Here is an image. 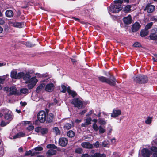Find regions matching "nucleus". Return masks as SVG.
I'll return each mask as SVG.
<instances>
[{
	"mask_svg": "<svg viewBox=\"0 0 157 157\" xmlns=\"http://www.w3.org/2000/svg\"><path fill=\"white\" fill-rule=\"evenodd\" d=\"M41 74L37 73L35 76L30 78L28 80L26 81L25 83H28V87L29 89L33 88L38 81V78L41 77Z\"/></svg>",
	"mask_w": 157,
	"mask_h": 157,
	"instance_id": "nucleus-1",
	"label": "nucleus"
},
{
	"mask_svg": "<svg viewBox=\"0 0 157 157\" xmlns=\"http://www.w3.org/2000/svg\"><path fill=\"white\" fill-rule=\"evenodd\" d=\"M134 81L137 83H145L147 82L148 79L145 75H139L133 77Z\"/></svg>",
	"mask_w": 157,
	"mask_h": 157,
	"instance_id": "nucleus-2",
	"label": "nucleus"
},
{
	"mask_svg": "<svg viewBox=\"0 0 157 157\" xmlns=\"http://www.w3.org/2000/svg\"><path fill=\"white\" fill-rule=\"evenodd\" d=\"M46 147L47 148L49 149L46 152V155L48 156H51L56 154V151L55 149H56L57 147L53 144H49L47 145Z\"/></svg>",
	"mask_w": 157,
	"mask_h": 157,
	"instance_id": "nucleus-3",
	"label": "nucleus"
},
{
	"mask_svg": "<svg viewBox=\"0 0 157 157\" xmlns=\"http://www.w3.org/2000/svg\"><path fill=\"white\" fill-rule=\"evenodd\" d=\"M122 7L119 4H115L109 8V11L110 13H116L121 10Z\"/></svg>",
	"mask_w": 157,
	"mask_h": 157,
	"instance_id": "nucleus-4",
	"label": "nucleus"
},
{
	"mask_svg": "<svg viewBox=\"0 0 157 157\" xmlns=\"http://www.w3.org/2000/svg\"><path fill=\"white\" fill-rule=\"evenodd\" d=\"M71 103L73 104L75 107H77L80 109L83 106V104L81 99L78 98H75L73 99Z\"/></svg>",
	"mask_w": 157,
	"mask_h": 157,
	"instance_id": "nucleus-5",
	"label": "nucleus"
},
{
	"mask_svg": "<svg viewBox=\"0 0 157 157\" xmlns=\"http://www.w3.org/2000/svg\"><path fill=\"white\" fill-rule=\"evenodd\" d=\"M46 113L45 111H40L37 114L38 119L41 123H44L46 121Z\"/></svg>",
	"mask_w": 157,
	"mask_h": 157,
	"instance_id": "nucleus-6",
	"label": "nucleus"
},
{
	"mask_svg": "<svg viewBox=\"0 0 157 157\" xmlns=\"http://www.w3.org/2000/svg\"><path fill=\"white\" fill-rule=\"evenodd\" d=\"M149 37L151 40H157V28H155L151 30Z\"/></svg>",
	"mask_w": 157,
	"mask_h": 157,
	"instance_id": "nucleus-7",
	"label": "nucleus"
},
{
	"mask_svg": "<svg viewBox=\"0 0 157 157\" xmlns=\"http://www.w3.org/2000/svg\"><path fill=\"white\" fill-rule=\"evenodd\" d=\"M108 74L110 76L109 78H107L106 83L111 86H115L116 84L115 78L109 72Z\"/></svg>",
	"mask_w": 157,
	"mask_h": 157,
	"instance_id": "nucleus-8",
	"label": "nucleus"
},
{
	"mask_svg": "<svg viewBox=\"0 0 157 157\" xmlns=\"http://www.w3.org/2000/svg\"><path fill=\"white\" fill-rule=\"evenodd\" d=\"M24 74V75L22 76L24 80L27 81L31 77V74L34 73V72L33 70L29 71L28 72L25 73V72H22Z\"/></svg>",
	"mask_w": 157,
	"mask_h": 157,
	"instance_id": "nucleus-9",
	"label": "nucleus"
},
{
	"mask_svg": "<svg viewBox=\"0 0 157 157\" xmlns=\"http://www.w3.org/2000/svg\"><path fill=\"white\" fill-rule=\"evenodd\" d=\"M24 75L22 72H20L17 73L16 71H12L11 73V77L12 78L19 79L22 77V76Z\"/></svg>",
	"mask_w": 157,
	"mask_h": 157,
	"instance_id": "nucleus-10",
	"label": "nucleus"
},
{
	"mask_svg": "<svg viewBox=\"0 0 157 157\" xmlns=\"http://www.w3.org/2000/svg\"><path fill=\"white\" fill-rule=\"evenodd\" d=\"M151 154V152L147 149L144 148L141 151V154L143 157H149Z\"/></svg>",
	"mask_w": 157,
	"mask_h": 157,
	"instance_id": "nucleus-11",
	"label": "nucleus"
},
{
	"mask_svg": "<svg viewBox=\"0 0 157 157\" xmlns=\"http://www.w3.org/2000/svg\"><path fill=\"white\" fill-rule=\"evenodd\" d=\"M121 113L120 110L114 109L113 112L111 114V117L113 118H116L121 115Z\"/></svg>",
	"mask_w": 157,
	"mask_h": 157,
	"instance_id": "nucleus-12",
	"label": "nucleus"
},
{
	"mask_svg": "<svg viewBox=\"0 0 157 157\" xmlns=\"http://www.w3.org/2000/svg\"><path fill=\"white\" fill-rule=\"evenodd\" d=\"M67 143L68 140L66 138H61L59 140V144L62 147L65 146L67 144Z\"/></svg>",
	"mask_w": 157,
	"mask_h": 157,
	"instance_id": "nucleus-13",
	"label": "nucleus"
},
{
	"mask_svg": "<svg viewBox=\"0 0 157 157\" xmlns=\"http://www.w3.org/2000/svg\"><path fill=\"white\" fill-rule=\"evenodd\" d=\"M155 10V7L154 6L149 4L147 5L144 10H146L148 13H151L152 12Z\"/></svg>",
	"mask_w": 157,
	"mask_h": 157,
	"instance_id": "nucleus-14",
	"label": "nucleus"
},
{
	"mask_svg": "<svg viewBox=\"0 0 157 157\" xmlns=\"http://www.w3.org/2000/svg\"><path fill=\"white\" fill-rule=\"evenodd\" d=\"M81 145L82 147L87 149H91L93 147L92 144L88 142H82L81 144Z\"/></svg>",
	"mask_w": 157,
	"mask_h": 157,
	"instance_id": "nucleus-15",
	"label": "nucleus"
},
{
	"mask_svg": "<svg viewBox=\"0 0 157 157\" xmlns=\"http://www.w3.org/2000/svg\"><path fill=\"white\" fill-rule=\"evenodd\" d=\"M140 27V24L138 22H136L132 25V30L133 32H136L139 29Z\"/></svg>",
	"mask_w": 157,
	"mask_h": 157,
	"instance_id": "nucleus-16",
	"label": "nucleus"
},
{
	"mask_svg": "<svg viewBox=\"0 0 157 157\" xmlns=\"http://www.w3.org/2000/svg\"><path fill=\"white\" fill-rule=\"evenodd\" d=\"M54 87V86L53 83L48 84L46 86L45 90L47 91L51 92L53 90Z\"/></svg>",
	"mask_w": 157,
	"mask_h": 157,
	"instance_id": "nucleus-17",
	"label": "nucleus"
},
{
	"mask_svg": "<svg viewBox=\"0 0 157 157\" xmlns=\"http://www.w3.org/2000/svg\"><path fill=\"white\" fill-rule=\"evenodd\" d=\"M54 115L52 113H50L46 116V121L48 123H50L53 121Z\"/></svg>",
	"mask_w": 157,
	"mask_h": 157,
	"instance_id": "nucleus-18",
	"label": "nucleus"
},
{
	"mask_svg": "<svg viewBox=\"0 0 157 157\" xmlns=\"http://www.w3.org/2000/svg\"><path fill=\"white\" fill-rule=\"evenodd\" d=\"M123 21L125 24H131L132 22L131 16L129 15L128 16L124 17L123 18Z\"/></svg>",
	"mask_w": 157,
	"mask_h": 157,
	"instance_id": "nucleus-19",
	"label": "nucleus"
},
{
	"mask_svg": "<svg viewBox=\"0 0 157 157\" xmlns=\"http://www.w3.org/2000/svg\"><path fill=\"white\" fill-rule=\"evenodd\" d=\"M67 91L69 94L71 95L73 97H74L77 95V93L75 91L71 90L70 89V87H68L67 88Z\"/></svg>",
	"mask_w": 157,
	"mask_h": 157,
	"instance_id": "nucleus-20",
	"label": "nucleus"
},
{
	"mask_svg": "<svg viewBox=\"0 0 157 157\" xmlns=\"http://www.w3.org/2000/svg\"><path fill=\"white\" fill-rule=\"evenodd\" d=\"M10 94L11 95L17 94L19 93L17 92V89L15 87H12L10 88Z\"/></svg>",
	"mask_w": 157,
	"mask_h": 157,
	"instance_id": "nucleus-21",
	"label": "nucleus"
},
{
	"mask_svg": "<svg viewBox=\"0 0 157 157\" xmlns=\"http://www.w3.org/2000/svg\"><path fill=\"white\" fill-rule=\"evenodd\" d=\"M13 14H14L13 11L10 10H7L5 13L6 16L9 18H11L12 17Z\"/></svg>",
	"mask_w": 157,
	"mask_h": 157,
	"instance_id": "nucleus-22",
	"label": "nucleus"
},
{
	"mask_svg": "<svg viewBox=\"0 0 157 157\" xmlns=\"http://www.w3.org/2000/svg\"><path fill=\"white\" fill-rule=\"evenodd\" d=\"M12 118V112L11 111H9L5 114V118L6 120H9L11 119Z\"/></svg>",
	"mask_w": 157,
	"mask_h": 157,
	"instance_id": "nucleus-23",
	"label": "nucleus"
},
{
	"mask_svg": "<svg viewBox=\"0 0 157 157\" xmlns=\"http://www.w3.org/2000/svg\"><path fill=\"white\" fill-rule=\"evenodd\" d=\"M151 149L154 152L153 154V157H157V147H151Z\"/></svg>",
	"mask_w": 157,
	"mask_h": 157,
	"instance_id": "nucleus-24",
	"label": "nucleus"
},
{
	"mask_svg": "<svg viewBox=\"0 0 157 157\" xmlns=\"http://www.w3.org/2000/svg\"><path fill=\"white\" fill-rule=\"evenodd\" d=\"M148 31L147 29L141 30L140 32V36L143 37H144L148 34Z\"/></svg>",
	"mask_w": 157,
	"mask_h": 157,
	"instance_id": "nucleus-25",
	"label": "nucleus"
},
{
	"mask_svg": "<svg viewBox=\"0 0 157 157\" xmlns=\"http://www.w3.org/2000/svg\"><path fill=\"white\" fill-rule=\"evenodd\" d=\"M101 145L103 147H109V142L107 140H105L102 142Z\"/></svg>",
	"mask_w": 157,
	"mask_h": 157,
	"instance_id": "nucleus-26",
	"label": "nucleus"
},
{
	"mask_svg": "<svg viewBox=\"0 0 157 157\" xmlns=\"http://www.w3.org/2000/svg\"><path fill=\"white\" fill-rule=\"evenodd\" d=\"M25 136V134L22 132H20L17 134V135L14 136L13 137V138L14 139H16L17 138H18L22 137H23Z\"/></svg>",
	"mask_w": 157,
	"mask_h": 157,
	"instance_id": "nucleus-27",
	"label": "nucleus"
},
{
	"mask_svg": "<svg viewBox=\"0 0 157 157\" xmlns=\"http://www.w3.org/2000/svg\"><path fill=\"white\" fill-rule=\"evenodd\" d=\"M24 25V24L19 22H14L13 27L18 28H22Z\"/></svg>",
	"mask_w": 157,
	"mask_h": 157,
	"instance_id": "nucleus-28",
	"label": "nucleus"
},
{
	"mask_svg": "<svg viewBox=\"0 0 157 157\" xmlns=\"http://www.w3.org/2000/svg\"><path fill=\"white\" fill-rule=\"evenodd\" d=\"M75 135V133L71 130L68 131L67 133V135L69 137L71 138L74 136Z\"/></svg>",
	"mask_w": 157,
	"mask_h": 157,
	"instance_id": "nucleus-29",
	"label": "nucleus"
},
{
	"mask_svg": "<svg viewBox=\"0 0 157 157\" xmlns=\"http://www.w3.org/2000/svg\"><path fill=\"white\" fill-rule=\"evenodd\" d=\"M131 6L130 5H127L123 10L125 13H127L131 10Z\"/></svg>",
	"mask_w": 157,
	"mask_h": 157,
	"instance_id": "nucleus-30",
	"label": "nucleus"
},
{
	"mask_svg": "<svg viewBox=\"0 0 157 157\" xmlns=\"http://www.w3.org/2000/svg\"><path fill=\"white\" fill-rule=\"evenodd\" d=\"M99 80L103 82H106L107 78L103 76H99L98 77Z\"/></svg>",
	"mask_w": 157,
	"mask_h": 157,
	"instance_id": "nucleus-31",
	"label": "nucleus"
},
{
	"mask_svg": "<svg viewBox=\"0 0 157 157\" xmlns=\"http://www.w3.org/2000/svg\"><path fill=\"white\" fill-rule=\"evenodd\" d=\"M98 123L102 125H105L106 124V121L101 119H98Z\"/></svg>",
	"mask_w": 157,
	"mask_h": 157,
	"instance_id": "nucleus-32",
	"label": "nucleus"
},
{
	"mask_svg": "<svg viewBox=\"0 0 157 157\" xmlns=\"http://www.w3.org/2000/svg\"><path fill=\"white\" fill-rule=\"evenodd\" d=\"M99 132L100 134H102L104 133L106 131V130L104 129L101 125L99 126Z\"/></svg>",
	"mask_w": 157,
	"mask_h": 157,
	"instance_id": "nucleus-33",
	"label": "nucleus"
},
{
	"mask_svg": "<svg viewBox=\"0 0 157 157\" xmlns=\"http://www.w3.org/2000/svg\"><path fill=\"white\" fill-rule=\"evenodd\" d=\"M94 157H106V155L104 154L96 153L94 155Z\"/></svg>",
	"mask_w": 157,
	"mask_h": 157,
	"instance_id": "nucleus-34",
	"label": "nucleus"
},
{
	"mask_svg": "<svg viewBox=\"0 0 157 157\" xmlns=\"http://www.w3.org/2000/svg\"><path fill=\"white\" fill-rule=\"evenodd\" d=\"M53 131L56 135L59 134L60 133V131L59 128L56 127H54L53 128Z\"/></svg>",
	"mask_w": 157,
	"mask_h": 157,
	"instance_id": "nucleus-35",
	"label": "nucleus"
},
{
	"mask_svg": "<svg viewBox=\"0 0 157 157\" xmlns=\"http://www.w3.org/2000/svg\"><path fill=\"white\" fill-rule=\"evenodd\" d=\"M5 80V78L4 76L0 77V90H1L2 88L1 84L3 83Z\"/></svg>",
	"mask_w": 157,
	"mask_h": 157,
	"instance_id": "nucleus-36",
	"label": "nucleus"
},
{
	"mask_svg": "<svg viewBox=\"0 0 157 157\" xmlns=\"http://www.w3.org/2000/svg\"><path fill=\"white\" fill-rule=\"evenodd\" d=\"M75 152L78 154H81L82 153L83 150L80 148H77L75 149Z\"/></svg>",
	"mask_w": 157,
	"mask_h": 157,
	"instance_id": "nucleus-37",
	"label": "nucleus"
},
{
	"mask_svg": "<svg viewBox=\"0 0 157 157\" xmlns=\"http://www.w3.org/2000/svg\"><path fill=\"white\" fill-rule=\"evenodd\" d=\"M71 125L69 123H67L64 125V128L66 130H68L71 128Z\"/></svg>",
	"mask_w": 157,
	"mask_h": 157,
	"instance_id": "nucleus-38",
	"label": "nucleus"
},
{
	"mask_svg": "<svg viewBox=\"0 0 157 157\" xmlns=\"http://www.w3.org/2000/svg\"><path fill=\"white\" fill-rule=\"evenodd\" d=\"M152 120V118L151 117H148L145 120V123L147 124H149L151 123Z\"/></svg>",
	"mask_w": 157,
	"mask_h": 157,
	"instance_id": "nucleus-39",
	"label": "nucleus"
},
{
	"mask_svg": "<svg viewBox=\"0 0 157 157\" xmlns=\"http://www.w3.org/2000/svg\"><path fill=\"white\" fill-rule=\"evenodd\" d=\"M40 132L42 134H46L48 132V129L46 128H42L40 130Z\"/></svg>",
	"mask_w": 157,
	"mask_h": 157,
	"instance_id": "nucleus-40",
	"label": "nucleus"
},
{
	"mask_svg": "<svg viewBox=\"0 0 157 157\" xmlns=\"http://www.w3.org/2000/svg\"><path fill=\"white\" fill-rule=\"evenodd\" d=\"M20 92L21 93L26 94L28 93V90L27 88H24L21 89Z\"/></svg>",
	"mask_w": 157,
	"mask_h": 157,
	"instance_id": "nucleus-41",
	"label": "nucleus"
},
{
	"mask_svg": "<svg viewBox=\"0 0 157 157\" xmlns=\"http://www.w3.org/2000/svg\"><path fill=\"white\" fill-rule=\"evenodd\" d=\"M25 45L29 47H32L34 46L35 45V44H32L31 43L29 42H27L25 44Z\"/></svg>",
	"mask_w": 157,
	"mask_h": 157,
	"instance_id": "nucleus-42",
	"label": "nucleus"
},
{
	"mask_svg": "<svg viewBox=\"0 0 157 157\" xmlns=\"http://www.w3.org/2000/svg\"><path fill=\"white\" fill-rule=\"evenodd\" d=\"M92 127L96 131H97L99 130V127H98L95 123L93 124Z\"/></svg>",
	"mask_w": 157,
	"mask_h": 157,
	"instance_id": "nucleus-43",
	"label": "nucleus"
},
{
	"mask_svg": "<svg viewBox=\"0 0 157 157\" xmlns=\"http://www.w3.org/2000/svg\"><path fill=\"white\" fill-rule=\"evenodd\" d=\"M153 25V23L151 22L147 24L145 26V29L148 30Z\"/></svg>",
	"mask_w": 157,
	"mask_h": 157,
	"instance_id": "nucleus-44",
	"label": "nucleus"
},
{
	"mask_svg": "<svg viewBox=\"0 0 157 157\" xmlns=\"http://www.w3.org/2000/svg\"><path fill=\"white\" fill-rule=\"evenodd\" d=\"M91 118L90 117L86 119L85 122L86 124V125H88L90 124H91Z\"/></svg>",
	"mask_w": 157,
	"mask_h": 157,
	"instance_id": "nucleus-45",
	"label": "nucleus"
},
{
	"mask_svg": "<svg viewBox=\"0 0 157 157\" xmlns=\"http://www.w3.org/2000/svg\"><path fill=\"white\" fill-rule=\"evenodd\" d=\"M133 46L135 47H140L141 45L139 42H136L133 44Z\"/></svg>",
	"mask_w": 157,
	"mask_h": 157,
	"instance_id": "nucleus-46",
	"label": "nucleus"
},
{
	"mask_svg": "<svg viewBox=\"0 0 157 157\" xmlns=\"http://www.w3.org/2000/svg\"><path fill=\"white\" fill-rule=\"evenodd\" d=\"M41 77L43 76L44 78H46L47 79L49 78L51 76L49 75L48 73H46L43 75H41Z\"/></svg>",
	"mask_w": 157,
	"mask_h": 157,
	"instance_id": "nucleus-47",
	"label": "nucleus"
},
{
	"mask_svg": "<svg viewBox=\"0 0 157 157\" xmlns=\"http://www.w3.org/2000/svg\"><path fill=\"white\" fill-rule=\"evenodd\" d=\"M9 123V122H5L4 121H1L0 125L1 126L4 127L7 125Z\"/></svg>",
	"mask_w": 157,
	"mask_h": 157,
	"instance_id": "nucleus-48",
	"label": "nucleus"
},
{
	"mask_svg": "<svg viewBox=\"0 0 157 157\" xmlns=\"http://www.w3.org/2000/svg\"><path fill=\"white\" fill-rule=\"evenodd\" d=\"M61 88L62 89V90L61 92L64 93H65L67 90L66 87L65 86L62 85L61 86Z\"/></svg>",
	"mask_w": 157,
	"mask_h": 157,
	"instance_id": "nucleus-49",
	"label": "nucleus"
},
{
	"mask_svg": "<svg viewBox=\"0 0 157 157\" xmlns=\"http://www.w3.org/2000/svg\"><path fill=\"white\" fill-rule=\"evenodd\" d=\"M81 157H94V156L88 155L87 154H83Z\"/></svg>",
	"mask_w": 157,
	"mask_h": 157,
	"instance_id": "nucleus-50",
	"label": "nucleus"
},
{
	"mask_svg": "<svg viewBox=\"0 0 157 157\" xmlns=\"http://www.w3.org/2000/svg\"><path fill=\"white\" fill-rule=\"evenodd\" d=\"M34 150L36 151H41L43 150V148L41 147H38L34 148Z\"/></svg>",
	"mask_w": 157,
	"mask_h": 157,
	"instance_id": "nucleus-51",
	"label": "nucleus"
},
{
	"mask_svg": "<svg viewBox=\"0 0 157 157\" xmlns=\"http://www.w3.org/2000/svg\"><path fill=\"white\" fill-rule=\"evenodd\" d=\"M32 153V151L29 150V151H26L25 154V156H28L30 155H31V154Z\"/></svg>",
	"mask_w": 157,
	"mask_h": 157,
	"instance_id": "nucleus-52",
	"label": "nucleus"
},
{
	"mask_svg": "<svg viewBox=\"0 0 157 157\" xmlns=\"http://www.w3.org/2000/svg\"><path fill=\"white\" fill-rule=\"evenodd\" d=\"M123 0H118L117 1H115V4H119L120 5H121V4L123 2Z\"/></svg>",
	"mask_w": 157,
	"mask_h": 157,
	"instance_id": "nucleus-53",
	"label": "nucleus"
},
{
	"mask_svg": "<svg viewBox=\"0 0 157 157\" xmlns=\"http://www.w3.org/2000/svg\"><path fill=\"white\" fill-rule=\"evenodd\" d=\"M100 144L98 141H97L96 143L94 144V145L96 148L98 147L99 146Z\"/></svg>",
	"mask_w": 157,
	"mask_h": 157,
	"instance_id": "nucleus-54",
	"label": "nucleus"
},
{
	"mask_svg": "<svg viewBox=\"0 0 157 157\" xmlns=\"http://www.w3.org/2000/svg\"><path fill=\"white\" fill-rule=\"evenodd\" d=\"M34 126L32 125L29 126L27 128V129L29 131H31L34 129Z\"/></svg>",
	"mask_w": 157,
	"mask_h": 157,
	"instance_id": "nucleus-55",
	"label": "nucleus"
},
{
	"mask_svg": "<svg viewBox=\"0 0 157 157\" xmlns=\"http://www.w3.org/2000/svg\"><path fill=\"white\" fill-rule=\"evenodd\" d=\"M5 23L4 19L0 18V25H3Z\"/></svg>",
	"mask_w": 157,
	"mask_h": 157,
	"instance_id": "nucleus-56",
	"label": "nucleus"
},
{
	"mask_svg": "<svg viewBox=\"0 0 157 157\" xmlns=\"http://www.w3.org/2000/svg\"><path fill=\"white\" fill-rule=\"evenodd\" d=\"M38 153H39L38 152H32V153L31 154V155L32 156H33L35 155L38 154Z\"/></svg>",
	"mask_w": 157,
	"mask_h": 157,
	"instance_id": "nucleus-57",
	"label": "nucleus"
},
{
	"mask_svg": "<svg viewBox=\"0 0 157 157\" xmlns=\"http://www.w3.org/2000/svg\"><path fill=\"white\" fill-rule=\"evenodd\" d=\"M14 22H13L11 21H9L8 22V24L10 25L11 26H13L14 25Z\"/></svg>",
	"mask_w": 157,
	"mask_h": 157,
	"instance_id": "nucleus-58",
	"label": "nucleus"
},
{
	"mask_svg": "<svg viewBox=\"0 0 157 157\" xmlns=\"http://www.w3.org/2000/svg\"><path fill=\"white\" fill-rule=\"evenodd\" d=\"M81 121V120H79L78 119H77L75 121V122L77 123H80Z\"/></svg>",
	"mask_w": 157,
	"mask_h": 157,
	"instance_id": "nucleus-59",
	"label": "nucleus"
},
{
	"mask_svg": "<svg viewBox=\"0 0 157 157\" xmlns=\"http://www.w3.org/2000/svg\"><path fill=\"white\" fill-rule=\"evenodd\" d=\"M111 142L113 144H114L115 142V138L112 139L111 140Z\"/></svg>",
	"mask_w": 157,
	"mask_h": 157,
	"instance_id": "nucleus-60",
	"label": "nucleus"
},
{
	"mask_svg": "<svg viewBox=\"0 0 157 157\" xmlns=\"http://www.w3.org/2000/svg\"><path fill=\"white\" fill-rule=\"evenodd\" d=\"M86 110H84L82 111V112H81V113H80V114L81 115L84 114L86 113Z\"/></svg>",
	"mask_w": 157,
	"mask_h": 157,
	"instance_id": "nucleus-61",
	"label": "nucleus"
},
{
	"mask_svg": "<svg viewBox=\"0 0 157 157\" xmlns=\"http://www.w3.org/2000/svg\"><path fill=\"white\" fill-rule=\"evenodd\" d=\"M20 103L21 104V105L23 106H25L26 105V103L25 102H21Z\"/></svg>",
	"mask_w": 157,
	"mask_h": 157,
	"instance_id": "nucleus-62",
	"label": "nucleus"
},
{
	"mask_svg": "<svg viewBox=\"0 0 157 157\" xmlns=\"http://www.w3.org/2000/svg\"><path fill=\"white\" fill-rule=\"evenodd\" d=\"M86 125H86V123L85 122L84 123L82 124L81 125V126L82 127H85Z\"/></svg>",
	"mask_w": 157,
	"mask_h": 157,
	"instance_id": "nucleus-63",
	"label": "nucleus"
},
{
	"mask_svg": "<svg viewBox=\"0 0 157 157\" xmlns=\"http://www.w3.org/2000/svg\"><path fill=\"white\" fill-rule=\"evenodd\" d=\"M4 90L6 91H8L9 90V88L8 87H6L4 88Z\"/></svg>",
	"mask_w": 157,
	"mask_h": 157,
	"instance_id": "nucleus-64",
	"label": "nucleus"
}]
</instances>
